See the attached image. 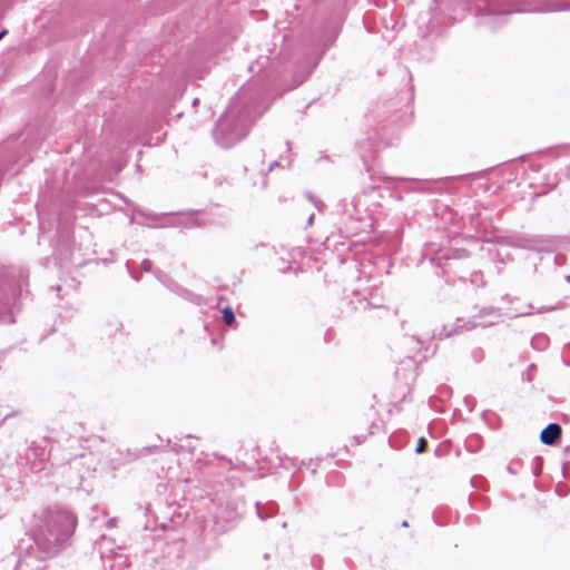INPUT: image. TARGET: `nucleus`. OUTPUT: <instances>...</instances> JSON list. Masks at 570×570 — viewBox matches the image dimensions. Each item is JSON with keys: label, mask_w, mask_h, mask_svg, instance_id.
Returning a JSON list of instances; mask_svg holds the SVG:
<instances>
[{"label": "nucleus", "mask_w": 570, "mask_h": 570, "mask_svg": "<svg viewBox=\"0 0 570 570\" xmlns=\"http://www.w3.org/2000/svg\"><path fill=\"white\" fill-rule=\"evenodd\" d=\"M425 446H426V441H425L423 438H420V439L417 440V444H416V448H415V452H416V453H421V452H423V451H424V449H425Z\"/></svg>", "instance_id": "11"}, {"label": "nucleus", "mask_w": 570, "mask_h": 570, "mask_svg": "<svg viewBox=\"0 0 570 570\" xmlns=\"http://www.w3.org/2000/svg\"><path fill=\"white\" fill-rule=\"evenodd\" d=\"M187 227H197L200 226L202 223L198 220V218H188V222L183 223Z\"/></svg>", "instance_id": "12"}, {"label": "nucleus", "mask_w": 570, "mask_h": 570, "mask_svg": "<svg viewBox=\"0 0 570 570\" xmlns=\"http://www.w3.org/2000/svg\"><path fill=\"white\" fill-rule=\"evenodd\" d=\"M402 525H403V527H407V522H406V521H403Z\"/></svg>", "instance_id": "25"}, {"label": "nucleus", "mask_w": 570, "mask_h": 570, "mask_svg": "<svg viewBox=\"0 0 570 570\" xmlns=\"http://www.w3.org/2000/svg\"><path fill=\"white\" fill-rule=\"evenodd\" d=\"M566 281L570 283V275L566 276Z\"/></svg>", "instance_id": "23"}, {"label": "nucleus", "mask_w": 570, "mask_h": 570, "mask_svg": "<svg viewBox=\"0 0 570 570\" xmlns=\"http://www.w3.org/2000/svg\"><path fill=\"white\" fill-rule=\"evenodd\" d=\"M471 282L475 285H482V274L480 272H475L471 275Z\"/></svg>", "instance_id": "10"}, {"label": "nucleus", "mask_w": 570, "mask_h": 570, "mask_svg": "<svg viewBox=\"0 0 570 570\" xmlns=\"http://www.w3.org/2000/svg\"><path fill=\"white\" fill-rule=\"evenodd\" d=\"M510 473H514V471L511 469V466L508 468Z\"/></svg>", "instance_id": "24"}, {"label": "nucleus", "mask_w": 570, "mask_h": 570, "mask_svg": "<svg viewBox=\"0 0 570 570\" xmlns=\"http://www.w3.org/2000/svg\"><path fill=\"white\" fill-rule=\"evenodd\" d=\"M561 432L558 423H550L541 431L540 440L546 445H553L560 439Z\"/></svg>", "instance_id": "5"}, {"label": "nucleus", "mask_w": 570, "mask_h": 570, "mask_svg": "<svg viewBox=\"0 0 570 570\" xmlns=\"http://www.w3.org/2000/svg\"><path fill=\"white\" fill-rule=\"evenodd\" d=\"M307 198L313 205L318 209L322 210L324 208V204L318 200L316 197H314L312 194H307Z\"/></svg>", "instance_id": "9"}, {"label": "nucleus", "mask_w": 570, "mask_h": 570, "mask_svg": "<svg viewBox=\"0 0 570 570\" xmlns=\"http://www.w3.org/2000/svg\"><path fill=\"white\" fill-rule=\"evenodd\" d=\"M276 166H277V161H273V163L269 165L268 170H269V171H271V170H273V169H274V167H276Z\"/></svg>", "instance_id": "18"}, {"label": "nucleus", "mask_w": 570, "mask_h": 570, "mask_svg": "<svg viewBox=\"0 0 570 570\" xmlns=\"http://www.w3.org/2000/svg\"><path fill=\"white\" fill-rule=\"evenodd\" d=\"M500 313L497 308L490 307V308H483L478 316H474L471 321H468L463 323L462 325L458 324V327L462 330H472L478 326H490L498 322L500 318Z\"/></svg>", "instance_id": "4"}, {"label": "nucleus", "mask_w": 570, "mask_h": 570, "mask_svg": "<svg viewBox=\"0 0 570 570\" xmlns=\"http://www.w3.org/2000/svg\"><path fill=\"white\" fill-rule=\"evenodd\" d=\"M256 513L261 520H266L271 517V512H264L261 503L258 502L256 503Z\"/></svg>", "instance_id": "8"}, {"label": "nucleus", "mask_w": 570, "mask_h": 570, "mask_svg": "<svg viewBox=\"0 0 570 570\" xmlns=\"http://www.w3.org/2000/svg\"><path fill=\"white\" fill-rule=\"evenodd\" d=\"M223 320L227 325H232L234 323L235 315L230 307H225L223 309Z\"/></svg>", "instance_id": "7"}, {"label": "nucleus", "mask_w": 570, "mask_h": 570, "mask_svg": "<svg viewBox=\"0 0 570 570\" xmlns=\"http://www.w3.org/2000/svg\"><path fill=\"white\" fill-rule=\"evenodd\" d=\"M76 525L77 519L68 510H47L33 532V542L43 553L41 558L52 557L67 547Z\"/></svg>", "instance_id": "1"}, {"label": "nucleus", "mask_w": 570, "mask_h": 570, "mask_svg": "<svg viewBox=\"0 0 570 570\" xmlns=\"http://www.w3.org/2000/svg\"><path fill=\"white\" fill-rule=\"evenodd\" d=\"M153 267V263L149 261V259H144L141 262V268L145 271V272H149Z\"/></svg>", "instance_id": "14"}, {"label": "nucleus", "mask_w": 570, "mask_h": 570, "mask_svg": "<svg viewBox=\"0 0 570 570\" xmlns=\"http://www.w3.org/2000/svg\"><path fill=\"white\" fill-rule=\"evenodd\" d=\"M499 13H503V14H504V13H508V11H505V10H499Z\"/></svg>", "instance_id": "22"}, {"label": "nucleus", "mask_w": 570, "mask_h": 570, "mask_svg": "<svg viewBox=\"0 0 570 570\" xmlns=\"http://www.w3.org/2000/svg\"><path fill=\"white\" fill-rule=\"evenodd\" d=\"M313 219H314V215H309L308 219H307V225L311 226L313 224Z\"/></svg>", "instance_id": "17"}, {"label": "nucleus", "mask_w": 570, "mask_h": 570, "mask_svg": "<svg viewBox=\"0 0 570 570\" xmlns=\"http://www.w3.org/2000/svg\"><path fill=\"white\" fill-rule=\"evenodd\" d=\"M6 35H7V30H3V29H2V32H1L2 38H3Z\"/></svg>", "instance_id": "20"}, {"label": "nucleus", "mask_w": 570, "mask_h": 570, "mask_svg": "<svg viewBox=\"0 0 570 570\" xmlns=\"http://www.w3.org/2000/svg\"><path fill=\"white\" fill-rule=\"evenodd\" d=\"M198 104V99L195 98L194 101H193V105L196 106Z\"/></svg>", "instance_id": "21"}, {"label": "nucleus", "mask_w": 570, "mask_h": 570, "mask_svg": "<svg viewBox=\"0 0 570 570\" xmlns=\"http://www.w3.org/2000/svg\"><path fill=\"white\" fill-rule=\"evenodd\" d=\"M253 102L243 92L232 98L225 112L219 117L213 130L217 145L230 148L243 140L254 122Z\"/></svg>", "instance_id": "2"}, {"label": "nucleus", "mask_w": 570, "mask_h": 570, "mask_svg": "<svg viewBox=\"0 0 570 570\" xmlns=\"http://www.w3.org/2000/svg\"><path fill=\"white\" fill-rule=\"evenodd\" d=\"M532 344L533 345L539 344L540 347H543L547 344V337L546 336H538V337L532 340Z\"/></svg>", "instance_id": "13"}, {"label": "nucleus", "mask_w": 570, "mask_h": 570, "mask_svg": "<svg viewBox=\"0 0 570 570\" xmlns=\"http://www.w3.org/2000/svg\"><path fill=\"white\" fill-rule=\"evenodd\" d=\"M558 470V472L562 475V476H566V465H554Z\"/></svg>", "instance_id": "15"}, {"label": "nucleus", "mask_w": 570, "mask_h": 570, "mask_svg": "<svg viewBox=\"0 0 570 570\" xmlns=\"http://www.w3.org/2000/svg\"><path fill=\"white\" fill-rule=\"evenodd\" d=\"M521 246L531 250H542L547 248L549 240L541 237L524 238L521 240Z\"/></svg>", "instance_id": "6"}, {"label": "nucleus", "mask_w": 570, "mask_h": 570, "mask_svg": "<svg viewBox=\"0 0 570 570\" xmlns=\"http://www.w3.org/2000/svg\"><path fill=\"white\" fill-rule=\"evenodd\" d=\"M107 525H108V527H112V525H114V520H109V521L107 522Z\"/></svg>", "instance_id": "19"}, {"label": "nucleus", "mask_w": 570, "mask_h": 570, "mask_svg": "<svg viewBox=\"0 0 570 570\" xmlns=\"http://www.w3.org/2000/svg\"><path fill=\"white\" fill-rule=\"evenodd\" d=\"M27 286V275L21 271L17 273L6 274L2 276V293L6 292L7 304H11L13 309L4 315L2 313L3 323H14L13 313L19 309V299L22 296V291Z\"/></svg>", "instance_id": "3"}, {"label": "nucleus", "mask_w": 570, "mask_h": 570, "mask_svg": "<svg viewBox=\"0 0 570 570\" xmlns=\"http://www.w3.org/2000/svg\"><path fill=\"white\" fill-rule=\"evenodd\" d=\"M541 472V468L540 466H535L533 470H532V475L533 476H538Z\"/></svg>", "instance_id": "16"}]
</instances>
